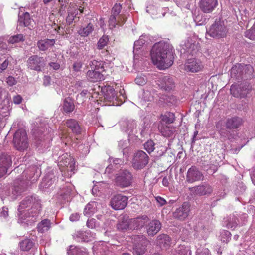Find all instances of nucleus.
<instances>
[{"label":"nucleus","instance_id":"1","mask_svg":"<svg viewBox=\"0 0 255 255\" xmlns=\"http://www.w3.org/2000/svg\"><path fill=\"white\" fill-rule=\"evenodd\" d=\"M41 204L36 196H28L23 200L18 208V222L30 225L36 222L41 210Z\"/></svg>","mask_w":255,"mask_h":255},{"label":"nucleus","instance_id":"2","mask_svg":"<svg viewBox=\"0 0 255 255\" xmlns=\"http://www.w3.org/2000/svg\"><path fill=\"white\" fill-rule=\"evenodd\" d=\"M150 56L153 63L161 69L168 68L173 63V47L165 41H161L153 45Z\"/></svg>","mask_w":255,"mask_h":255},{"label":"nucleus","instance_id":"3","mask_svg":"<svg viewBox=\"0 0 255 255\" xmlns=\"http://www.w3.org/2000/svg\"><path fill=\"white\" fill-rule=\"evenodd\" d=\"M89 65L91 68V70L87 72V77L89 80L95 82L104 79L103 75L101 73L104 68L101 61L93 60L90 61Z\"/></svg>","mask_w":255,"mask_h":255},{"label":"nucleus","instance_id":"4","mask_svg":"<svg viewBox=\"0 0 255 255\" xmlns=\"http://www.w3.org/2000/svg\"><path fill=\"white\" fill-rule=\"evenodd\" d=\"M227 33L228 29L221 19H216L207 31L209 36L216 38L225 37Z\"/></svg>","mask_w":255,"mask_h":255},{"label":"nucleus","instance_id":"5","mask_svg":"<svg viewBox=\"0 0 255 255\" xmlns=\"http://www.w3.org/2000/svg\"><path fill=\"white\" fill-rule=\"evenodd\" d=\"M13 142L14 147L19 151L27 149L29 142L26 131L23 129L16 131L13 136Z\"/></svg>","mask_w":255,"mask_h":255},{"label":"nucleus","instance_id":"6","mask_svg":"<svg viewBox=\"0 0 255 255\" xmlns=\"http://www.w3.org/2000/svg\"><path fill=\"white\" fill-rule=\"evenodd\" d=\"M133 245V253L137 255H143L146 251L148 240L143 235H134L132 238Z\"/></svg>","mask_w":255,"mask_h":255},{"label":"nucleus","instance_id":"7","mask_svg":"<svg viewBox=\"0 0 255 255\" xmlns=\"http://www.w3.org/2000/svg\"><path fill=\"white\" fill-rule=\"evenodd\" d=\"M74 159L68 153L63 154L59 158L58 166L61 172L64 171L73 172L75 169Z\"/></svg>","mask_w":255,"mask_h":255},{"label":"nucleus","instance_id":"8","mask_svg":"<svg viewBox=\"0 0 255 255\" xmlns=\"http://www.w3.org/2000/svg\"><path fill=\"white\" fill-rule=\"evenodd\" d=\"M45 65L44 58L37 55L30 56L27 61L28 68L38 72L42 71Z\"/></svg>","mask_w":255,"mask_h":255},{"label":"nucleus","instance_id":"9","mask_svg":"<svg viewBox=\"0 0 255 255\" xmlns=\"http://www.w3.org/2000/svg\"><path fill=\"white\" fill-rule=\"evenodd\" d=\"M148 162V156L143 151H138L134 155L132 160L133 167L136 169L144 168Z\"/></svg>","mask_w":255,"mask_h":255},{"label":"nucleus","instance_id":"10","mask_svg":"<svg viewBox=\"0 0 255 255\" xmlns=\"http://www.w3.org/2000/svg\"><path fill=\"white\" fill-rule=\"evenodd\" d=\"M189 191L195 195L199 196H209L213 191V187L207 183H203L199 185L189 188Z\"/></svg>","mask_w":255,"mask_h":255},{"label":"nucleus","instance_id":"11","mask_svg":"<svg viewBox=\"0 0 255 255\" xmlns=\"http://www.w3.org/2000/svg\"><path fill=\"white\" fill-rule=\"evenodd\" d=\"M204 68V65L201 60L193 58L188 60L185 64V70L192 73H197L202 71Z\"/></svg>","mask_w":255,"mask_h":255},{"label":"nucleus","instance_id":"12","mask_svg":"<svg viewBox=\"0 0 255 255\" xmlns=\"http://www.w3.org/2000/svg\"><path fill=\"white\" fill-rule=\"evenodd\" d=\"M128 198L127 197L118 194L114 196L111 200L110 205L115 210H121L127 206Z\"/></svg>","mask_w":255,"mask_h":255},{"label":"nucleus","instance_id":"13","mask_svg":"<svg viewBox=\"0 0 255 255\" xmlns=\"http://www.w3.org/2000/svg\"><path fill=\"white\" fill-rule=\"evenodd\" d=\"M132 176L127 170H124L116 177V183L121 187H128L131 183Z\"/></svg>","mask_w":255,"mask_h":255},{"label":"nucleus","instance_id":"14","mask_svg":"<svg viewBox=\"0 0 255 255\" xmlns=\"http://www.w3.org/2000/svg\"><path fill=\"white\" fill-rule=\"evenodd\" d=\"M218 4V0H200L199 6L203 13H210L215 10Z\"/></svg>","mask_w":255,"mask_h":255},{"label":"nucleus","instance_id":"15","mask_svg":"<svg viewBox=\"0 0 255 255\" xmlns=\"http://www.w3.org/2000/svg\"><path fill=\"white\" fill-rule=\"evenodd\" d=\"M203 177V174L195 166H192L187 171L186 181L190 183L200 180Z\"/></svg>","mask_w":255,"mask_h":255},{"label":"nucleus","instance_id":"16","mask_svg":"<svg viewBox=\"0 0 255 255\" xmlns=\"http://www.w3.org/2000/svg\"><path fill=\"white\" fill-rule=\"evenodd\" d=\"M11 164V158L9 155L5 154L0 155V177L6 174Z\"/></svg>","mask_w":255,"mask_h":255},{"label":"nucleus","instance_id":"17","mask_svg":"<svg viewBox=\"0 0 255 255\" xmlns=\"http://www.w3.org/2000/svg\"><path fill=\"white\" fill-rule=\"evenodd\" d=\"M248 70L250 73H251L253 70L250 65L243 66L240 64L233 66L231 69V75L232 77L235 78L237 79L242 78V75L243 74V70Z\"/></svg>","mask_w":255,"mask_h":255},{"label":"nucleus","instance_id":"18","mask_svg":"<svg viewBox=\"0 0 255 255\" xmlns=\"http://www.w3.org/2000/svg\"><path fill=\"white\" fill-rule=\"evenodd\" d=\"M158 86L165 91H170L174 87L173 80L169 76H165L160 78L157 81Z\"/></svg>","mask_w":255,"mask_h":255},{"label":"nucleus","instance_id":"19","mask_svg":"<svg viewBox=\"0 0 255 255\" xmlns=\"http://www.w3.org/2000/svg\"><path fill=\"white\" fill-rule=\"evenodd\" d=\"M249 85H240L237 87L232 85L230 88L231 93L235 97H244L248 93L250 90Z\"/></svg>","mask_w":255,"mask_h":255},{"label":"nucleus","instance_id":"20","mask_svg":"<svg viewBox=\"0 0 255 255\" xmlns=\"http://www.w3.org/2000/svg\"><path fill=\"white\" fill-rule=\"evenodd\" d=\"M190 212V206L187 203H184L182 205L177 208L173 213L175 218L180 220H184L186 218Z\"/></svg>","mask_w":255,"mask_h":255},{"label":"nucleus","instance_id":"21","mask_svg":"<svg viewBox=\"0 0 255 255\" xmlns=\"http://www.w3.org/2000/svg\"><path fill=\"white\" fill-rule=\"evenodd\" d=\"M149 220V218L146 215L130 219L132 230L138 229L142 227Z\"/></svg>","mask_w":255,"mask_h":255},{"label":"nucleus","instance_id":"22","mask_svg":"<svg viewBox=\"0 0 255 255\" xmlns=\"http://www.w3.org/2000/svg\"><path fill=\"white\" fill-rule=\"evenodd\" d=\"M243 123V119L239 117H233L227 120L226 126L230 129H236Z\"/></svg>","mask_w":255,"mask_h":255},{"label":"nucleus","instance_id":"23","mask_svg":"<svg viewBox=\"0 0 255 255\" xmlns=\"http://www.w3.org/2000/svg\"><path fill=\"white\" fill-rule=\"evenodd\" d=\"M161 229V223L157 220L151 221L147 227V232L149 235L153 236L157 234Z\"/></svg>","mask_w":255,"mask_h":255},{"label":"nucleus","instance_id":"24","mask_svg":"<svg viewBox=\"0 0 255 255\" xmlns=\"http://www.w3.org/2000/svg\"><path fill=\"white\" fill-rule=\"evenodd\" d=\"M55 43L54 39H44L37 42V47L40 51H45L51 48Z\"/></svg>","mask_w":255,"mask_h":255},{"label":"nucleus","instance_id":"25","mask_svg":"<svg viewBox=\"0 0 255 255\" xmlns=\"http://www.w3.org/2000/svg\"><path fill=\"white\" fill-rule=\"evenodd\" d=\"M56 179L53 174L48 173L44 177L40 184V188L43 189L48 188L55 182Z\"/></svg>","mask_w":255,"mask_h":255},{"label":"nucleus","instance_id":"26","mask_svg":"<svg viewBox=\"0 0 255 255\" xmlns=\"http://www.w3.org/2000/svg\"><path fill=\"white\" fill-rule=\"evenodd\" d=\"M65 124L73 133L76 134L81 133V128L76 120L72 119H68L66 121Z\"/></svg>","mask_w":255,"mask_h":255},{"label":"nucleus","instance_id":"27","mask_svg":"<svg viewBox=\"0 0 255 255\" xmlns=\"http://www.w3.org/2000/svg\"><path fill=\"white\" fill-rule=\"evenodd\" d=\"M160 132L165 137H170L175 130L173 126L164 125L162 123L158 127Z\"/></svg>","mask_w":255,"mask_h":255},{"label":"nucleus","instance_id":"28","mask_svg":"<svg viewBox=\"0 0 255 255\" xmlns=\"http://www.w3.org/2000/svg\"><path fill=\"white\" fill-rule=\"evenodd\" d=\"M97 204L95 201L90 202L87 204L84 210V214L88 217L93 215L97 211Z\"/></svg>","mask_w":255,"mask_h":255},{"label":"nucleus","instance_id":"29","mask_svg":"<svg viewBox=\"0 0 255 255\" xmlns=\"http://www.w3.org/2000/svg\"><path fill=\"white\" fill-rule=\"evenodd\" d=\"M104 92V97L108 101L111 102L114 100L117 99V96L115 94V91L113 88L111 86H108L103 89Z\"/></svg>","mask_w":255,"mask_h":255},{"label":"nucleus","instance_id":"30","mask_svg":"<svg viewBox=\"0 0 255 255\" xmlns=\"http://www.w3.org/2000/svg\"><path fill=\"white\" fill-rule=\"evenodd\" d=\"M170 238L166 234L159 235L157 238V244L161 247H166L170 244Z\"/></svg>","mask_w":255,"mask_h":255},{"label":"nucleus","instance_id":"31","mask_svg":"<svg viewBox=\"0 0 255 255\" xmlns=\"http://www.w3.org/2000/svg\"><path fill=\"white\" fill-rule=\"evenodd\" d=\"M117 229L122 232H125L128 230H132L130 219H125L119 221L117 225Z\"/></svg>","mask_w":255,"mask_h":255},{"label":"nucleus","instance_id":"32","mask_svg":"<svg viewBox=\"0 0 255 255\" xmlns=\"http://www.w3.org/2000/svg\"><path fill=\"white\" fill-rule=\"evenodd\" d=\"M63 109L64 112L66 113L72 112L75 109V105L73 100L69 98L65 99L63 104Z\"/></svg>","mask_w":255,"mask_h":255},{"label":"nucleus","instance_id":"33","mask_svg":"<svg viewBox=\"0 0 255 255\" xmlns=\"http://www.w3.org/2000/svg\"><path fill=\"white\" fill-rule=\"evenodd\" d=\"M51 227L50 221L47 219H44L39 222L37 226L39 232L44 233L47 231Z\"/></svg>","mask_w":255,"mask_h":255},{"label":"nucleus","instance_id":"34","mask_svg":"<svg viewBox=\"0 0 255 255\" xmlns=\"http://www.w3.org/2000/svg\"><path fill=\"white\" fill-rule=\"evenodd\" d=\"M31 22V19L30 17V15L28 13L26 12L23 13L22 15L19 16L18 19V26H28Z\"/></svg>","mask_w":255,"mask_h":255},{"label":"nucleus","instance_id":"35","mask_svg":"<svg viewBox=\"0 0 255 255\" xmlns=\"http://www.w3.org/2000/svg\"><path fill=\"white\" fill-rule=\"evenodd\" d=\"M34 242L29 239H25L19 243V247L22 251H28L34 246Z\"/></svg>","mask_w":255,"mask_h":255},{"label":"nucleus","instance_id":"36","mask_svg":"<svg viewBox=\"0 0 255 255\" xmlns=\"http://www.w3.org/2000/svg\"><path fill=\"white\" fill-rule=\"evenodd\" d=\"M38 168L35 166H33L30 168V169L25 170L24 172V174L25 175H27L29 173V175L26 177L27 180H31L33 178L32 181H36L37 180V178L39 176V174L37 173Z\"/></svg>","mask_w":255,"mask_h":255},{"label":"nucleus","instance_id":"37","mask_svg":"<svg viewBox=\"0 0 255 255\" xmlns=\"http://www.w3.org/2000/svg\"><path fill=\"white\" fill-rule=\"evenodd\" d=\"M161 8H157L155 6H152L148 7L146 11L152 15L154 18H160L164 16L165 13H160L159 12L162 11Z\"/></svg>","mask_w":255,"mask_h":255},{"label":"nucleus","instance_id":"38","mask_svg":"<svg viewBox=\"0 0 255 255\" xmlns=\"http://www.w3.org/2000/svg\"><path fill=\"white\" fill-rule=\"evenodd\" d=\"M94 27L92 23H89L86 26L81 28L78 33L82 36H87L94 30Z\"/></svg>","mask_w":255,"mask_h":255},{"label":"nucleus","instance_id":"39","mask_svg":"<svg viewBox=\"0 0 255 255\" xmlns=\"http://www.w3.org/2000/svg\"><path fill=\"white\" fill-rule=\"evenodd\" d=\"M73 186L70 183H67L66 187L63 188V189L60 191V196L64 199L67 200L68 198L70 197L72 192Z\"/></svg>","mask_w":255,"mask_h":255},{"label":"nucleus","instance_id":"40","mask_svg":"<svg viewBox=\"0 0 255 255\" xmlns=\"http://www.w3.org/2000/svg\"><path fill=\"white\" fill-rule=\"evenodd\" d=\"M191 39H188L185 43V47L187 52L193 55L196 53L198 51V45L194 43H191L190 41Z\"/></svg>","mask_w":255,"mask_h":255},{"label":"nucleus","instance_id":"41","mask_svg":"<svg viewBox=\"0 0 255 255\" xmlns=\"http://www.w3.org/2000/svg\"><path fill=\"white\" fill-rule=\"evenodd\" d=\"M67 253L68 255H87L85 251L74 246H70Z\"/></svg>","mask_w":255,"mask_h":255},{"label":"nucleus","instance_id":"42","mask_svg":"<svg viewBox=\"0 0 255 255\" xmlns=\"http://www.w3.org/2000/svg\"><path fill=\"white\" fill-rule=\"evenodd\" d=\"M161 119L162 122L169 124L173 123L174 122L175 118V115L173 113L168 112L165 113L164 115H161Z\"/></svg>","mask_w":255,"mask_h":255},{"label":"nucleus","instance_id":"43","mask_svg":"<svg viewBox=\"0 0 255 255\" xmlns=\"http://www.w3.org/2000/svg\"><path fill=\"white\" fill-rule=\"evenodd\" d=\"M177 255H191V248L190 246H180L177 251Z\"/></svg>","mask_w":255,"mask_h":255},{"label":"nucleus","instance_id":"44","mask_svg":"<svg viewBox=\"0 0 255 255\" xmlns=\"http://www.w3.org/2000/svg\"><path fill=\"white\" fill-rule=\"evenodd\" d=\"M145 37V36L142 35L138 40L134 42L133 49L134 53L135 52V51H137L138 49H140L141 47L145 44L146 41Z\"/></svg>","mask_w":255,"mask_h":255},{"label":"nucleus","instance_id":"45","mask_svg":"<svg viewBox=\"0 0 255 255\" xmlns=\"http://www.w3.org/2000/svg\"><path fill=\"white\" fill-rule=\"evenodd\" d=\"M115 15L111 14L109 20V26L110 29H113L116 27L118 23H122L121 21H117V17Z\"/></svg>","mask_w":255,"mask_h":255},{"label":"nucleus","instance_id":"46","mask_svg":"<svg viewBox=\"0 0 255 255\" xmlns=\"http://www.w3.org/2000/svg\"><path fill=\"white\" fill-rule=\"evenodd\" d=\"M113 163L111 164L109 166H108L106 169V172L107 173H110L111 169L113 168V165L115 166H120L121 165L123 164V161L120 159V158H115L113 160Z\"/></svg>","mask_w":255,"mask_h":255},{"label":"nucleus","instance_id":"47","mask_svg":"<svg viewBox=\"0 0 255 255\" xmlns=\"http://www.w3.org/2000/svg\"><path fill=\"white\" fill-rule=\"evenodd\" d=\"M245 36L251 40H255V23L250 29L245 32Z\"/></svg>","mask_w":255,"mask_h":255},{"label":"nucleus","instance_id":"48","mask_svg":"<svg viewBox=\"0 0 255 255\" xmlns=\"http://www.w3.org/2000/svg\"><path fill=\"white\" fill-rule=\"evenodd\" d=\"M154 143L152 140H148L146 142H145L144 144V149L148 152L149 153H150L152 151H154Z\"/></svg>","mask_w":255,"mask_h":255},{"label":"nucleus","instance_id":"49","mask_svg":"<svg viewBox=\"0 0 255 255\" xmlns=\"http://www.w3.org/2000/svg\"><path fill=\"white\" fill-rule=\"evenodd\" d=\"M194 22L197 25H202L205 24L206 19L202 14H198L194 17Z\"/></svg>","mask_w":255,"mask_h":255},{"label":"nucleus","instance_id":"50","mask_svg":"<svg viewBox=\"0 0 255 255\" xmlns=\"http://www.w3.org/2000/svg\"><path fill=\"white\" fill-rule=\"evenodd\" d=\"M108 41V38L107 36H103L97 43V48L99 49H103L107 45Z\"/></svg>","mask_w":255,"mask_h":255},{"label":"nucleus","instance_id":"51","mask_svg":"<svg viewBox=\"0 0 255 255\" xmlns=\"http://www.w3.org/2000/svg\"><path fill=\"white\" fill-rule=\"evenodd\" d=\"M69 1L70 0H59V4L60 5L59 12L61 14L65 11L67 6L69 3Z\"/></svg>","mask_w":255,"mask_h":255},{"label":"nucleus","instance_id":"52","mask_svg":"<svg viewBox=\"0 0 255 255\" xmlns=\"http://www.w3.org/2000/svg\"><path fill=\"white\" fill-rule=\"evenodd\" d=\"M24 38L22 34H18L12 37H10L8 40V41L10 43H14L19 42L21 41H23Z\"/></svg>","mask_w":255,"mask_h":255},{"label":"nucleus","instance_id":"53","mask_svg":"<svg viewBox=\"0 0 255 255\" xmlns=\"http://www.w3.org/2000/svg\"><path fill=\"white\" fill-rule=\"evenodd\" d=\"M135 82L139 85H143L146 84L147 82V78L144 75H138L135 79Z\"/></svg>","mask_w":255,"mask_h":255},{"label":"nucleus","instance_id":"54","mask_svg":"<svg viewBox=\"0 0 255 255\" xmlns=\"http://www.w3.org/2000/svg\"><path fill=\"white\" fill-rule=\"evenodd\" d=\"M79 11H80V13H82L83 10L82 9H78L77 8H74V9H73V8L71 6H70V7L68 9V13L73 14L74 18H76L77 17V15L78 14Z\"/></svg>","mask_w":255,"mask_h":255},{"label":"nucleus","instance_id":"55","mask_svg":"<svg viewBox=\"0 0 255 255\" xmlns=\"http://www.w3.org/2000/svg\"><path fill=\"white\" fill-rule=\"evenodd\" d=\"M122 6L120 4H115L112 10V14L118 16L120 13Z\"/></svg>","mask_w":255,"mask_h":255},{"label":"nucleus","instance_id":"56","mask_svg":"<svg viewBox=\"0 0 255 255\" xmlns=\"http://www.w3.org/2000/svg\"><path fill=\"white\" fill-rule=\"evenodd\" d=\"M196 253L197 255H210V251L207 248H199Z\"/></svg>","mask_w":255,"mask_h":255},{"label":"nucleus","instance_id":"57","mask_svg":"<svg viewBox=\"0 0 255 255\" xmlns=\"http://www.w3.org/2000/svg\"><path fill=\"white\" fill-rule=\"evenodd\" d=\"M82 66V63L81 61H77L75 62L73 64V69L76 72H78L80 70Z\"/></svg>","mask_w":255,"mask_h":255},{"label":"nucleus","instance_id":"58","mask_svg":"<svg viewBox=\"0 0 255 255\" xmlns=\"http://www.w3.org/2000/svg\"><path fill=\"white\" fill-rule=\"evenodd\" d=\"M230 233L228 231H224L222 233L221 240L223 242L229 241V239L230 238Z\"/></svg>","mask_w":255,"mask_h":255},{"label":"nucleus","instance_id":"59","mask_svg":"<svg viewBox=\"0 0 255 255\" xmlns=\"http://www.w3.org/2000/svg\"><path fill=\"white\" fill-rule=\"evenodd\" d=\"M8 64L9 62L7 60H5L2 64H0V73L7 68Z\"/></svg>","mask_w":255,"mask_h":255},{"label":"nucleus","instance_id":"60","mask_svg":"<svg viewBox=\"0 0 255 255\" xmlns=\"http://www.w3.org/2000/svg\"><path fill=\"white\" fill-rule=\"evenodd\" d=\"M22 100V97L19 95H17L13 97V102L15 104H19L21 103Z\"/></svg>","mask_w":255,"mask_h":255},{"label":"nucleus","instance_id":"61","mask_svg":"<svg viewBox=\"0 0 255 255\" xmlns=\"http://www.w3.org/2000/svg\"><path fill=\"white\" fill-rule=\"evenodd\" d=\"M155 199L160 206H163L167 203L166 201L163 198L159 196L156 197Z\"/></svg>","mask_w":255,"mask_h":255},{"label":"nucleus","instance_id":"62","mask_svg":"<svg viewBox=\"0 0 255 255\" xmlns=\"http://www.w3.org/2000/svg\"><path fill=\"white\" fill-rule=\"evenodd\" d=\"M79 218L80 214L77 213H73L70 216V221L73 222L78 221Z\"/></svg>","mask_w":255,"mask_h":255},{"label":"nucleus","instance_id":"63","mask_svg":"<svg viewBox=\"0 0 255 255\" xmlns=\"http://www.w3.org/2000/svg\"><path fill=\"white\" fill-rule=\"evenodd\" d=\"M6 82L9 86H13L15 84L16 81L14 77L9 76L7 78Z\"/></svg>","mask_w":255,"mask_h":255},{"label":"nucleus","instance_id":"64","mask_svg":"<svg viewBox=\"0 0 255 255\" xmlns=\"http://www.w3.org/2000/svg\"><path fill=\"white\" fill-rule=\"evenodd\" d=\"M74 16H73V14L68 13L67 17H66V22L68 23V24H70L73 22L74 20Z\"/></svg>","mask_w":255,"mask_h":255}]
</instances>
